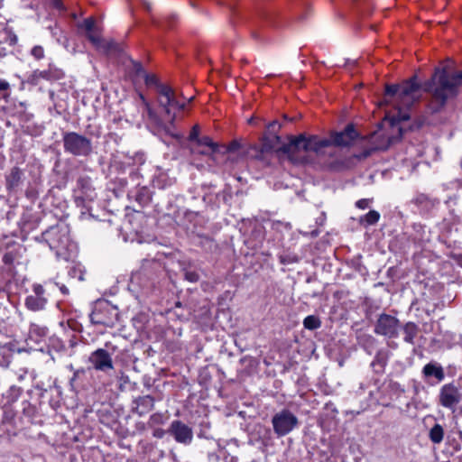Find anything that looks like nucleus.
<instances>
[{
	"label": "nucleus",
	"instance_id": "1",
	"mask_svg": "<svg viewBox=\"0 0 462 462\" xmlns=\"http://www.w3.org/2000/svg\"><path fill=\"white\" fill-rule=\"evenodd\" d=\"M358 136L352 125H347L344 131L335 133L330 139L320 138L317 135L305 137L300 135L291 139L288 144L280 146L281 138L277 135L266 137L263 139L262 151L282 150L289 154L291 161L295 162L306 163L313 160V155H319L324 152V150L332 144L337 146L350 145Z\"/></svg>",
	"mask_w": 462,
	"mask_h": 462
},
{
	"label": "nucleus",
	"instance_id": "2",
	"mask_svg": "<svg viewBox=\"0 0 462 462\" xmlns=\"http://www.w3.org/2000/svg\"><path fill=\"white\" fill-rule=\"evenodd\" d=\"M420 96V87L415 77L401 85H386V98L396 97V100L393 108L385 111L384 122L393 126L401 121L408 120L409 109L419 100Z\"/></svg>",
	"mask_w": 462,
	"mask_h": 462
},
{
	"label": "nucleus",
	"instance_id": "3",
	"mask_svg": "<svg viewBox=\"0 0 462 462\" xmlns=\"http://www.w3.org/2000/svg\"><path fill=\"white\" fill-rule=\"evenodd\" d=\"M461 80L462 70L455 74L451 62L438 68L430 81L425 84V90L431 94V109L438 111L448 98L454 97Z\"/></svg>",
	"mask_w": 462,
	"mask_h": 462
},
{
	"label": "nucleus",
	"instance_id": "4",
	"mask_svg": "<svg viewBox=\"0 0 462 462\" xmlns=\"http://www.w3.org/2000/svg\"><path fill=\"white\" fill-rule=\"evenodd\" d=\"M159 98L158 102L164 111L171 116V122L173 123L177 118L176 110L182 111L186 108L188 103L192 97L186 99L176 93L169 85L158 86Z\"/></svg>",
	"mask_w": 462,
	"mask_h": 462
},
{
	"label": "nucleus",
	"instance_id": "5",
	"mask_svg": "<svg viewBox=\"0 0 462 462\" xmlns=\"http://www.w3.org/2000/svg\"><path fill=\"white\" fill-rule=\"evenodd\" d=\"M79 28L84 30L88 41L97 49L104 52H110L116 48L113 42L106 41L101 36V28L97 24L94 17L86 18L82 23H79Z\"/></svg>",
	"mask_w": 462,
	"mask_h": 462
},
{
	"label": "nucleus",
	"instance_id": "6",
	"mask_svg": "<svg viewBox=\"0 0 462 462\" xmlns=\"http://www.w3.org/2000/svg\"><path fill=\"white\" fill-rule=\"evenodd\" d=\"M63 145L65 152L75 156L88 155L92 150L91 141L75 132L64 134Z\"/></svg>",
	"mask_w": 462,
	"mask_h": 462
},
{
	"label": "nucleus",
	"instance_id": "7",
	"mask_svg": "<svg viewBox=\"0 0 462 462\" xmlns=\"http://www.w3.org/2000/svg\"><path fill=\"white\" fill-rule=\"evenodd\" d=\"M298 424V419L287 410H283L273 418L274 432L279 436L290 433Z\"/></svg>",
	"mask_w": 462,
	"mask_h": 462
},
{
	"label": "nucleus",
	"instance_id": "8",
	"mask_svg": "<svg viewBox=\"0 0 462 462\" xmlns=\"http://www.w3.org/2000/svg\"><path fill=\"white\" fill-rule=\"evenodd\" d=\"M64 77V72L62 69L53 66L49 65L48 69L40 70L36 69L32 72L30 75V81L32 84H38L41 80H48V81H54L61 79Z\"/></svg>",
	"mask_w": 462,
	"mask_h": 462
},
{
	"label": "nucleus",
	"instance_id": "9",
	"mask_svg": "<svg viewBox=\"0 0 462 462\" xmlns=\"http://www.w3.org/2000/svg\"><path fill=\"white\" fill-rule=\"evenodd\" d=\"M459 390L453 384H445L440 389L439 402L442 406L454 409L460 402Z\"/></svg>",
	"mask_w": 462,
	"mask_h": 462
},
{
	"label": "nucleus",
	"instance_id": "10",
	"mask_svg": "<svg viewBox=\"0 0 462 462\" xmlns=\"http://www.w3.org/2000/svg\"><path fill=\"white\" fill-rule=\"evenodd\" d=\"M32 292L33 294L29 295L25 300L26 307L33 311L43 310L47 304L43 287L41 284H33Z\"/></svg>",
	"mask_w": 462,
	"mask_h": 462
},
{
	"label": "nucleus",
	"instance_id": "11",
	"mask_svg": "<svg viewBox=\"0 0 462 462\" xmlns=\"http://www.w3.org/2000/svg\"><path fill=\"white\" fill-rule=\"evenodd\" d=\"M171 433L175 440L182 444H189L193 439L192 430L180 420H175L171 425Z\"/></svg>",
	"mask_w": 462,
	"mask_h": 462
},
{
	"label": "nucleus",
	"instance_id": "12",
	"mask_svg": "<svg viewBox=\"0 0 462 462\" xmlns=\"http://www.w3.org/2000/svg\"><path fill=\"white\" fill-rule=\"evenodd\" d=\"M89 362L97 370L106 371L113 369V362L110 355L104 349L99 348L89 356Z\"/></svg>",
	"mask_w": 462,
	"mask_h": 462
},
{
	"label": "nucleus",
	"instance_id": "13",
	"mask_svg": "<svg viewBox=\"0 0 462 462\" xmlns=\"http://www.w3.org/2000/svg\"><path fill=\"white\" fill-rule=\"evenodd\" d=\"M23 171L14 166L5 174V188L9 192H16L23 182Z\"/></svg>",
	"mask_w": 462,
	"mask_h": 462
},
{
	"label": "nucleus",
	"instance_id": "14",
	"mask_svg": "<svg viewBox=\"0 0 462 462\" xmlns=\"http://www.w3.org/2000/svg\"><path fill=\"white\" fill-rule=\"evenodd\" d=\"M116 309L110 304L108 300H97L94 303V307L92 312L90 314V318L94 316H115L117 317V313L116 312Z\"/></svg>",
	"mask_w": 462,
	"mask_h": 462
},
{
	"label": "nucleus",
	"instance_id": "15",
	"mask_svg": "<svg viewBox=\"0 0 462 462\" xmlns=\"http://www.w3.org/2000/svg\"><path fill=\"white\" fill-rule=\"evenodd\" d=\"M398 319H378L375 331L378 334L392 337L396 333Z\"/></svg>",
	"mask_w": 462,
	"mask_h": 462
},
{
	"label": "nucleus",
	"instance_id": "16",
	"mask_svg": "<svg viewBox=\"0 0 462 462\" xmlns=\"http://www.w3.org/2000/svg\"><path fill=\"white\" fill-rule=\"evenodd\" d=\"M369 142L373 145L374 150H385L392 143L393 140L391 137L384 135L381 132H376L371 134Z\"/></svg>",
	"mask_w": 462,
	"mask_h": 462
},
{
	"label": "nucleus",
	"instance_id": "17",
	"mask_svg": "<svg viewBox=\"0 0 462 462\" xmlns=\"http://www.w3.org/2000/svg\"><path fill=\"white\" fill-rule=\"evenodd\" d=\"M196 143L199 146L202 147V149L199 151V152L202 154H209L211 152H215L217 148V143H214L208 136L199 137Z\"/></svg>",
	"mask_w": 462,
	"mask_h": 462
},
{
	"label": "nucleus",
	"instance_id": "18",
	"mask_svg": "<svg viewBox=\"0 0 462 462\" xmlns=\"http://www.w3.org/2000/svg\"><path fill=\"white\" fill-rule=\"evenodd\" d=\"M423 374L426 376H434L439 381H441L444 378V373L441 366L433 364L426 365L423 368Z\"/></svg>",
	"mask_w": 462,
	"mask_h": 462
},
{
	"label": "nucleus",
	"instance_id": "19",
	"mask_svg": "<svg viewBox=\"0 0 462 462\" xmlns=\"http://www.w3.org/2000/svg\"><path fill=\"white\" fill-rule=\"evenodd\" d=\"M444 430L443 428L439 424H436L430 431V439L435 443L439 444L443 440Z\"/></svg>",
	"mask_w": 462,
	"mask_h": 462
},
{
	"label": "nucleus",
	"instance_id": "20",
	"mask_svg": "<svg viewBox=\"0 0 462 462\" xmlns=\"http://www.w3.org/2000/svg\"><path fill=\"white\" fill-rule=\"evenodd\" d=\"M7 42L10 45L17 42V36L8 30L0 32V43Z\"/></svg>",
	"mask_w": 462,
	"mask_h": 462
},
{
	"label": "nucleus",
	"instance_id": "21",
	"mask_svg": "<svg viewBox=\"0 0 462 462\" xmlns=\"http://www.w3.org/2000/svg\"><path fill=\"white\" fill-rule=\"evenodd\" d=\"M380 214L375 210H370L364 217L367 225H374L378 222Z\"/></svg>",
	"mask_w": 462,
	"mask_h": 462
},
{
	"label": "nucleus",
	"instance_id": "22",
	"mask_svg": "<svg viewBox=\"0 0 462 462\" xmlns=\"http://www.w3.org/2000/svg\"><path fill=\"white\" fill-rule=\"evenodd\" d=\"M10 85L5 79H0V95L3 98L6 99L9 97Z\"/></svg>",
	"mask_w": 462,
	"mask_h": 462
},
{
	"label": "nucleus",
	"instance_id": "23",
	"mask_svg": "<svg viewBox=\"0 0 462 462\" xmlns=\"http://www.w3.org/2000/svg\"><path fill=\"white\" fill-rule=\"evenodd\" d=\"M144 79H145L146 85H148V86L154 85L157 89H158V86L162 85L159 82V79H158L157 76L154 75V74H146Z\"/></svg>",
	"mask_w": 462,
	"mask_h": 462
},
{
	"label": "nucleus",
	"instance_id": "24",
	"mask_svg": "<svg viewBox=\"0 0 462 462\" xmlns=\"http://www.w3.org/2000/svg\"><path fill=\"white\" fill-rule=\"evenodd\" d=\"M31 54L36 59V60H42L44 57V50L42 46H34L32 51Z\"/></svg>",
	"mask_w": 462,
	"mask_h": 462
},
{
	"label": "nucleus",
	"instance_id": "25",
	"mask_svg": "<svg viewBox=\"0 0 462 462\" xmlns=\"http://www.w3.org/2000/svg\"><path fill=\"white\" fill-rule=\"evenodd\" d=\"M304 327L308 329H315L320 327L319 319H303Z\"/></svg>",
	"mask_w": 462,
	"mask_h": 462
},
{
	"label": "nucleus",
	"instance_id": "26",
	"mask_svg": "<svg viewBox=\"0 0 462 462\" xmlns=\"http://www.w3.org/2000/svg\"><path fill=\"white\" fill-rule=\"evenodd\" d=\"M185 279L190 282H197L199 280V275L195 271H187L185 273Z\"/></svg>",
	"mask_w": 462,
	"mask_h": 462
},
{
	"label": "nucleus",
	"instance_id": "27",
	"mask_svg": "<svg viewBox=\"0 0 462 462\" xmlns=\"http://www.w3.org/2000/svg\"><path fill=\"white\" fill-rule=\"evenodd\" d=\"M189 140L196 142L199 138V126L194 125L189 133Z\"/></svg>",
	"mask_w": 462,
	"mask_h": 462
},
{
	"label": "nucleus",
	"instance_id": "28",
	"mask_svg": "<svg viewBox=\"0 0 462 462\" xmlns=\"http://www.w3.org/2000/svg\"><path fill=\"white\" fill-rule=\"evenodd\" d=\"M371 201L369 199H362L356 202V206L360 209H365L369 208Z\"/></svg>",
	"mask_w": 462,
	"mask_h": 462
},
{
	"label": "nucleus",
	"instance_id": "29",
	"mask_svg": "<svg viewBox=\"0 0 462 462\" xmlns=\"http://www.w3.org/2000/svg\"><path fill=\"white\" fill-rule=\"evenodd\" d=\"M140 98H141V100H142V102H143V106H145V108H146L147 112H148L149 114H151V106H150L149 102L145 99V97H144L142 94H140Z\"/></svg>",
	"mask_w": 462,
	"mask_h": 462
},
{
	"label": "nucleus",
	"instance_id": "30",
	"mask_svg": "<svg viewBox=\"0 0 462 462\" xmlns=\"http://www.w3.org/2000/svg\"><path fill=\"white\" fill-rule=\"evenodd\" d=\"M52 5L59 10H62L64 8L61 0H52Z\"/></svg>",
	"mask_w": 462,
	"mask_h": 462
},
{
	"label": "nucleus",
	"instance_id": "31",
	"mask_svg": "<svg viewBox=\"0 0 462 462\" xmlns=\"http://www.w3.org/2000/svg\"><path fill=\"white\" fill-rule=\"evenodd\" d=\"M3 261L5 263H12V257L9 254H5L3 257Z\"/></svg>",
	"mask_w": 462,
	"mask_h": 462
},
{
	"label": "nucleus",
	"instance_id": "32",
	"mask_svg": "<svg viewBox=\"0 0 462 462\" xmlns=\"http://www.w3.org/2000/svg\"><path fill=\"white\" fill-rule=\"evenodd\" d=\"M153 435L157 438H162L163 431L162 430H156L153 433Z\"/></svg>",
	"mask_w": 462,
	"mask_h": 462
},
{
	"label": "nucleus",
	"instance_id": "33",
	"mask_svg": "<svg viewBox=\"0 0 462 462\" xmlns=\"http://www.w3.org/2000/svg\"><path fill=\"white\" fill-rule=\"evenodd\" d=\"M406 331H412L414 329V325L412 323H408L405 328Z\"/></svg>",
	"mask_w": 462,
	"mask_h": 462
},
{
	"label": "nucleus",
	"instance_id": "34",
	"mask_svg": "<svg viewBox=\"0 0 462 462\" xmlns=\"http://www.w3.org/2000/svg\"><path fill=\"white\" fill-rule=\"evenodd\" d=\"M411 338H412V337H411V333L409 332V334L405 337V340L410 342V341H411Z\"/></svg>",
	"mask_w": 462,
	"mask_h": 462
},
{
	"label": "nucleus",
	"instance_id": "35",
	"mask_svg": "<svg viewBox=\"0 0 462 462\" xmlns=\"http://www.w3.org/2000/svg\"><path fill=\"white\" fill-rule=\"evenodd\" d=\"M379 318H385V319H388V318H392L391 316L389 315H386V314H381Z\"/></svg>",
	"mask_w": 462,
	"mask_h": 462
},
{
	"label": "nucleus",
	"instance_id": "36",
	"mask_svg": "<svg viewBox=\"0 0 462 462\" xmlns=\"http://www.w3.org/2000/svg\"><path fill=\"white\" fill-rule=\"evenodd\" d=\"M60 290L64 294L68 293V289H66L65 287H62Z\"/></svg>",
	"mask_w": 462,
	"mask_h": 462
},
{
	"label": "nucleus",
	"instance_id": "37",
	"mask_svg": "<svg viewBox=\"0 0 462 462\" xmlns=\"http://www.w3.org/2000/svg\"><path fill=\"white\" fill-rule=\"evenodd\" d=\"M72 313H73V310H69L67 312H64V315H72Z\"/></svg>",
	"mask_w": 462,
	"mask_h": 462
},
{
	"label": "nucleus",
	"instance_id": "38",
	"mask_svg": "<svg viewBox=\"0 0 462 462\" xmlns=\"http://www.w3.org/2000/svg\"><path fill=\"white\" fill-rule=\"evenodd\" d=\"M276 125V122H273L269 125V127H273Z\"/></svg>",
	"mask_w": 462,
	"mask_h": 462
},
{
	"label": "nucleus",
	"instance_id": "39",
	"mask_svg": "<svg viewBox=\"0 0 462 462\" xmlns=\"http://www.w3.org/2000/svg\"><path fill=\"white\" fill-rule=\"evenodd\" d=\"M3 6V0H0V8Z\"/></svg>",
	"mask_w": 462,
	"mask_h": 462
},
{
	"label": "nucleus",
	"instance_id": "40",
	"mask_svg": "<svg viewBox=\"0 0 462 462\" xmlns=\"http://www.w3.org/2000/svg\"><path fill=\"white\" fill-rule=\"evenodd\" d=\"M307 318L312 319V318H314V316L310 315V316H308Z\"/></svg>",
	"mask_w": 462,
	"mask_h": 462
}]
</instances>
